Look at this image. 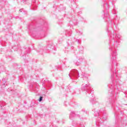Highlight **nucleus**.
I'll return each mask as SVG.
<instances>
[{
	"label": "nucleus",
	"mask_w": 127,
	"mask_h": 127,
	"mask_svg": "<svg viewBox=\"0 0 127 127\" xmlns=\"http://www.w3.org/2000/svg\"><path fill=\"white\" fill-rule=\"evenodd\" d=\"M104 8L103 16L105 22H107L108 26L106 28V31L109 36V48H118L120 45V40H122V36L117 34L114 31L112 33L111 29L118 28L120 24V16L117 15L118 8L116 7L115 3L118 0H103Z\"/></svg>",
	"instance_id": "f257e3e1"
},
{
	"label": "nucleus",
	"mask_w": 127,
	"mask_h": 127,
	"mask_svg": "<svg viewBox=\"0 0 127 127\" xmlns=\"http://www.w3.org/2000/svg\"><path fill=\"white\" fill-rule=\"evenodd\" d=\"M47 23H44V20L41 19L38 21H34L28 25L27 28L29 29V32L31 33L34 36H36L38 32H42V37L46 36L47 29L48 28Z\"/></svg>",
	"instance_id": "f03ea898"
},
{
	"label": "nucleus",
	"mask_w": 127,
	"mask_h": 127,
	"mask_svg": "<svg viewBox=\"0 0 127 127\" xmlns=\"http://www.w3.org/2000/svg\"><path fill=\"white\" fill-rule=\"evenodd\" d=\"M66 43L67 44V46L64 50L65 53H68V52L72 51L73 53H74L76 56H79L80 54H83L84 53V47L82 46H79L77 50H74V43L71 38L68 39V40L66 41Z\"/></svg>",
	"instance_id": "7ed1b4c3"
},
{
	"label": "nucleus",
	"mask_w": 127,
	"mask_h": 127,
	"mask_svg": "<svg viewBox=\"0 0 127 127\" xmlns=\"http://www.w3.org/2000/svg\"><path fill=\"white\" fill-rule=\"evenodd\" d=\"M94 117H98L96 120L97 127H101V125L108 119V114L106 108H101L98 111L94 112Z\"/></svg>",
	"instance_id": "20e7f679"
},
{
	"label": "nucleus",
	"mask_w": 127,
	"mask_h": 127,
	"mask_svg": "<svg viewBox=\"0 0 127 127\" xmlns=\"http://www.w3.org/2000/svg\"><path fill=\"white\" fill-rule=\"evenodd\" d=\"M56 48L55 46L53 45L52 43H49L46 48L45 47L39 46L38 49L37 50V52L38 54H40L42 55L45 51H48L50 53H53V54H55V52H56Z\"/></svg>",
	"instance_id": "39448f33"
},
{
	"label": "nucleus",
	"mask_w": 127,
	"mask_h": 127,
	"mask_svg": "<svg viewBox=\"0 0 127 127\" xmlns=\"http://www.w3.org/2000/svg\"><path fill=\"white\" fill-rule=\"evenodd\" d=\"M81 88L82 92H83V94L87 97L89 96V94H90L91 95V93H92V92H94V91H92V86L89 83L85 84H83L81 85Z\"/></svg>",
	"instance_id": "423d86ee"
},
{
	"label": "nucleus",
	"mask_w": 127,
	"mask_h": 127,
	"mask_svg": "<svg viewBox=\"0 0 127 127\" xmlns=\"http://www.w3.org/2000/svg\"><path fill=\"white\" fill-rule=\"evenodd\" d=\"M71 3V6H70L71 9L73 10V12H77V15H80L82 14V8L79 7V6L76 5L75 3V1L74 0H69Z\"/></svg>",
	"instance_id": "0eeeda50"
},
{
	"label": "nucleus",
	"mask_w": 127,
	"mask_h": 127,
	"mask_svg": "<svg viewBox=\"0 0 127 127\" xmlns=\"http://www.w3.org/2000/svg\"><path fill=\"white\" fill-rule=\"evenodd\" d=\"M68 76L71 80L78 79L79 76V71H78V70L76 69H72L70 70V73L68 74Z\"/></svg>",
	"instance_id": "6e6552de"
},
{
	"label": "nucleus",
	"mask_w": 127,
	"mask_h": 127,
	"mask_svg": "<svg viewBox=\"0 0 127 127\" xmlns=\"http://www.w3.org/2000/svg\"><path fill=\"white\" fill-rule=\"evenodd\" d=\"M69 118L70 120L72 121H73V120H77V119H80V120L82 121V120L84 119L80 116V115L77 114L75 111H72L70 113Z\"/></svg>",
	"instance_id": "1a4fd4ad"
},
{
	"label": "nucleus",
	"mask_w": 127,
	"mask_h": 127,
	"mask_svg": "<svg viewBox=\"0 0 127 127\" xmlns=\"http://www.w3.org/2000/svg\"><path fill=\"white\" fill-rule=\"evenodd\" d=\"M87 97L91 99L90 103L92 104V105H95V104L97 103V101H96V99H95V95H94V92H91L90 94H89Z\"/></svg>",
	"instance_id": "9d476101"
},
{
	"label": "nucleus",
	"mask_w": 127,
	"mask_h": 127,
	"mask_svg": "<svg viewBox=\"0 0 127 127\" xmlns=\"http://www.w3.org/2000/svg\"><path fill=\"white\" fill-rule=\"evenodd\" d=\"M30 9L32 10H36V9H37V3H36V0H32Z\"/></svg>",
	"instance_id": "9b49d317"
},
{
	"label": "nucleus",
	"mask_w": 127,
	"mask_h": 127,
	"mask_svg": "<svg viewBox=\"0 0 127 127\" xmlns=\"http://www.w3.org/2000/svg\"><path fill=\"white\" fill-rule=\"evenodd\" d=\"M84 61V58L83 57H79L77 58V60L74 61V63L76 65V66H79L80 64H81Z\"/></svg>",
	"instance_id": "f8f14e48"
},
{
	"label": "nucleus",
	"mask_w": 127,
	"mask_h": 127,
	"mask_svg": "<svg viewBox=\"0 0 127 127\" xmlns=\"http://www.w3.org/2000/svg\"><path fill=\"white\" fill-rule=\"evenodd\" d=\"M30 53V48H26L21 53V56H26V54H28Z\"/></svg>",
	"instance_id": "ddd939ff"
},
{
	"label": "nucleus",
	"mask_w": 127,
	"mask_h": 127,
	"mask_svg": "<svg viewBox=\"0 0 127 127\" xmlns=\"http://www.w3.org/2000/svg\"><path fill=\"white\" fill-rule=\"evenodd\" d=\"M30 88L31 90H33L35 93H37L38 92L39 86L37 85L34 86V85L31 84Z\"/></svg>",
	"instance_id": "4468645a"
},
{
	"label": "nucleus",
	"mask_w": 127,
	"mask_h": 127,
	"mask_svg": "<svg viewBox=\"0 0 127 127\" xmlns=\"http://www.w3.org/2000/svg\"><path fill=\"white\" fill-rule=\"evenodd\" d=\"M71 34H72V31L71 30H66L65 31V36L64 38V39H68V38L71 36Z\"/></svg>",
	"instance_id": "2eb2a0df"
},
{
	"label": "nucleus",
	"mask_w": 127,
	"mask_h": 127,
	"mask_svg": "<svg viewBox=\"0 0 127 127\" xmlns=\"http://www.w3.org/2000/svg\"><path fill=\"white\" fill-rule=\"evenodd\" d=\"M0 108L2 111L3 113H4L5 111V102L3 101H0Z\"/></svg>",
	"instance_id": "dca6fc26"
},
{
	"label": "nucleus",
	"mask_w": 127,
	"mask_h": 127,
	"mask_svg": "<svg viewBox=\"0 0 127 127\" xmlns=\"http://www.w3.org/2000/svg\"><path fill=\"white\" fill-rule=\"evenodd\" d=\"M42 85L43 87L44 88V89L45 90L46 88H45V84L46 87H48V84H49V83H50V81H49V80H43L42 81Z\"/></svg>",
	"instance_id": "f3484780"
},
{
	"label": "nucleus",
	"mask_w": 127,
	"mask_h": 127,
	"mask_svg": "<svg viewBox=\"0 0 127 127\" xmlns=\"http://www.w3.org/2000/svg\"><path fill=\"white\" fill-rule=\"evenodd\" d=\"M69 24L71 26H74V25H77L78 24V22L77 20H72L69 22Z\"/></svg>",
	"instance_id": "a211bd4d"
},
{
	"label": "nucleus",
	"mask_w": 127,
	"mask_h": 127,
	"mask_svg": "<svg viewBox=\"0 0 127 127\" xmlns=\"http://www.w3.org/2000/svg\"><path fill=\"white\" fill-rule=\"evenodd\" d=\"M74 93L75 94H76V95H80L81 92L80 91V89H76L74 92Z\"/></svg>",
	"instance_id": "6ab92c4d"
},
{
	"label": "nucleus",
	"mask_w": 127,
	"mask_h": 127,
	"mask_svg": "<svg viewBox=\"0 0 127 127\" xmlns=\"http://www.w3.org/2000/svg\"><path fill=\"white\" fill-rule=\"evenodd\" d=\"M37 105V104H36L35 102H31V108H33L34 107H36Z\"/></svg>",
	"instance_id": "aec40b11"
},
{
	"label": "nucleus",
	"mask_w": 127,
	"mask_h": 127,
	"mask_svg": "<svg viewBox=\"0 0 127 127\" xmlns=\"http://www.w3.org/2000/svg\"><path fill=\"white\" fill-rule=\"evenodd\" d=\"M63 41H64V39H63V38H60L59 39V43H62V42H63Z\"/></svg>",
	"instance_id": "412c9836"
},
{
	"label": "nucleus",
	"mask_w": 127,
	"mask_h": 127,
	"mask_svg": "<svg viewBox=\"0 0 127 127\" xmlns=\"http://www.w3.org/2000/svg\"><path fill=\"white\" fill-rule=\"evenodd\" d=\"M43 100V96H41L40 97V98H39V99L38 100V101H39V102H41Z\"/></svg>",
	"instance_id": "4be33fe9"
},
{
	"label": "nucleus",
	"mask_w": 127,
	"mask_h": 127,
	"mask_svg": "<svg viewBox=\"0 0 127 127\" xmlns=\"http://www.w3.org/2000/svg\"><path fill=\"white\" fill-rule=\"evenodd\" d=\"M75 42H77L78 44H81V41H80L79 39H75Z\"/></svg>",
	"instance_id": "5701e85b"
},
{
	"label": "nucleus",
	"mask_w": 127,
	"mask_h": 127,
	"mask_svg": "<svg viewBox=\"0 0 127 127\" xmlns=\"http://www.w3.org/2000/svg\"><path fill=\"white\" fill-rule=\"evenodd\" d=\"M21 2H23V3H26V2L28 1L29 0H20Z\"/></svg>",
	"instance_id": "b1692460"
},
{
	"label": "nucleus",
	"mask_w": 127,
	"mask_h": 127,
	"mask_svg": "<svg viewBox=\"0 0 127 127\" xmlns=\"http://www.w3.org/2000/svg\"><path fill=\"white\" fill-rule=\"evenodd\" d=\"M83 79H88V76H87V74H86L85 73L83 74Z\"/></svg>",
	"instance_id": "393cba45"
},
{
	"label": "nucleus",
	"mask_w": 127,
	"mask_h": 127,
	"mask_svg": "<svg viewBox=\"0 0 127 127\" xmlns=\"http://www.w3.org/2000/svg\"><path fill=\"white\" fill-rule=\"evenodd\" d=\"M76 125H77V123H75V121H72V126H73V127H75Z\"/></svg>",
	"instance_id": "a878e982"
},
{
	"label": "nucleus",
	"mask_w": 127,
	"mask_h": 127,
	"mask_svg": "<svg viewBox=\"0 0 127 127\" xmlns=\"http://www.w3.org/2000/svg\"><path fill=\"white\" fill-rule=\"evenodd\" d=\"M81 112H83L84 114H87V112H86L84 109L82 110Z\"/></svg>",
	"instance_id": "bb28decb"
},
{
	"label": "nucleus",
	"mask_w": 127,
	"mask_h": 127,
	"mask_svg": "<svg viewBox=\"0 0 127 127\" xmlns=\"http://www.w3.org/2000/svg\"><path fill=\"white\" fill-rule=\"evenodd\" d=\"M65 9H66V8H65V7H63V8L60 9L61 10H65Z\"/></svg>",
	"instance_id": "cd10ccee"
},
{
	"label": "nucleus",
	"mask_w": 127,
	"mask_h": 127,
	"mask_svg": "<svg viewBox=\"0 0 127 127\" xmlns=\"http://www.w3.org/2000/svg\"><path fill=\"white\" fill-rule=\"evenodd\" d=\"M80 127H85V126L84 125V124H80Z\"/></svg>",
	"instance_id": "c85d7f7f"
},
{
	"label": "nucleus",
	"mask_w": 127,
	"mask_h": 127,
	"mask_svg": "<svg viewBox=\"0 0 127 127\" xmlns=\"http://www.w3.org/2000/svg\"><path fill=\"white\" fill-rule=\"evenodd\" d=\"M5 83L3 84L2 85V88H4V87H5Z\"/></svg>",
	"instance_id": "c756f323"
},
{
	"label": "nucleus",
	"mask_w": 127,
	"mask_h": 127,
	"mask_svg": "<svg viewBox=\"0 0 127 127\" xmlns=\"http://www.w3.org/2000/svg\"><path fill=\"white\" fill-rule=\"evenodd\" d=\"M22 10H23V8L20 9L19 10V11H20V12H22Z\"/></svg>",
	"instance_id": "7c9ffc66"
},
{
	"label": "nucleus",
	"mask_w": 127,
	"mask_h": 127,
	"mask_svg": "<svg viewBox=\"0 0 127 127\" xmlns=\"http://www.w3.org/2000/svg\"><path fill=\"white\" fill-rule=\"evenodd\" d=\"M0 18H2V15H0Z\"/></svg>",
	"instance_id": "2f4dec72"
},
{
	"label": "nucleus",
	"mask_w": 127,
	"mask_h": 127,
	"mask_svg": "<svg viewBox=\"0 0 127 127\" xmlns=\"http://www.w3.org/2000/svg\"><path fill=\"white\" fill-rule=\"evenodd\" d=\"M115 116H117V114H115Z\"/></svg>",
	"instance_id": "473e14b6"
},
{
	"label": "nucleus",
	"mask_w": 127,
	"mask_h": 127,
	"mask_svg": "<svg viewBox=\"0 0 127 127\" xmlns=\"http://www.w3.org/2000/svg\"><path fill=\"white\" fill-rule=\"evenodd\" d=\"M74 14H75V13L72 14V15H74Z\"/></svg>",
	"instance_id": "72a5a7b5"
},
{
	"label": "nucleus",
	"mask_w": 127,
	"mask_h": 127,
	"mask_svg": "<svg viewBox=\"0 0 127 127\" xmlns=\"http://www.w3.org/2000/svg\"><path fill=\"white\" fill-rule=\"evenodd\" d=\"M46 94H48L47 91L46 92Z\"/></svg>",
	"instance_id": "f704fd0d"
},
{
	"label": "nucleus",
	"mask_w": 127,
	"mask_h": 127,
	"mask_svg": "<svg viewBox=\"0 0 127 127\" xmlns=\"http://www.w3.org/2000/svg\"><path fill=\"white\" fill-rule=\"evenodd\" d=\"M125 97H127V95H125Z\"/></svg>",
	"instance_id": "c9c22d12"
},
{
	"label": "nucleus",
	"mask_w": 127,
	"mask_h": 127,
	"mask_svg": "<svg viewBox=\"0 0 127 127\" xmlns=\"http://www.w3.org/2000/svg\"><path fill=\"white\" fill-rule=\"evenodd\" d=\"M59 24H60V23H59Z\"/></svg>",
	"instance_id": "e433bc0d"
},
{
	"label": "nucleus",
	"mask_w": 127,
	"mask_h": 127,
	"mask_svg": "<svg viewBox=\"0 0 127 127\" xmlns=\"http://www.w3.org/2000/svg\"><path fill=\"white\" fill-rule=\"evenodd\" d=\"M68 89H69V90H70V88H68Z\"/></svg>",
	"instance_id": "4c0bfd02"
},
{
	"label": "nucleus",
	"mask_w": 127,
	"mask_h": 127,
	"mask_svg": "<svg viewBox=\"0 0 127 127\" xmlns=\"http://www.w3.org/2000/svg\"><path fill=\"white\" fill-rule=\"evenodd\" d=\"M73 18H74V17H72V19H73Z\"/></svg>",
	"instance_id": "58836bf2"
},
{
	"label": "nucleus",
	"mask_w": 127,
	"mask_h": 127,
	"mask_svg": "<svg viewBox=\"0 0 127 127\" xmlns=\"http://www.w3.org/2000/svg\"><path fill=\"white\" fill-rule=\"evenodd\" d=\"M57 69V70H58V69H57V68H56Z\"/></svg>",
	"instance_id": "ea45409f"
},
{
	"label": "nucleus",
	"mask_w": 127,
	"mask_h": 127,
	"mask_svg": "<svg viewBox=\"0 0 127 127\" xmlns=\"http://www.w3.org/2000/svg\"><path fill=\"white\" fill-rule=\"evenodd\" d=\"M3 0H2V1Z\"/></svg>",
	"instance_id": "a19ab883"
}]
</instances>
